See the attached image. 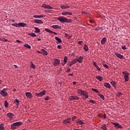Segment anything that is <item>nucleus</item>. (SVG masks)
Returning <instances> with one entry per match:
<instances>
[{"instance_id":"obj_1","label":"nucleus","mask_w":130,"mask_h":130,"mask_svg":"<svg viewBox=\"0 0 130 130\" xmlns=\"http://www.w3.org/2000/svg\"><path fill=\"white\" fill-rule=\"evenodd\" d=\"M58 21H59L61 23H71V20L63 17L61 16L57 18Z\"/></svg>"},{"instance_id":"obj_2","label":"nucleus","mask_w":130,"mask_h":130,"mask_svg":"<svg viewBox=\"0 0 130 130\" xmlns=\"http://www.w3.org/2000/svg\"><path fill=\"white\" fill-rule=\"evenodd\" d=\"M122 74L124 75L125 82H127L129 79V73L127 71H123L122 72Z\"/></svg>"},{"instance_id":"obj_3","label":"nucleus","mask_w":130,"mask_h":130,"mask_svg":"<svg viewBox=\"0 0 130 130\" xmlns=\"http://www.w3.org/2000/svg\"><path fill=\"white\" fill-rule=\"evenodd\" d=\"M8 88H4L1 91L0 94L3 97H7L8 96V92L6 91H8Z\"/></svg>"},{"instance_id":"obj_4","label":"nucleus","mask_w":130,"mask_h":130,"mask_svg":"<svg viewBox=\"0 0 130 130\" xmlns=\"http://www.w3.org/2000/svg\"><path fill=\"white\" fill-rule=\"evenodd\" d=\"M46 93V91L45 90H43L40 93H36V96H37V97H42V96H44V95H45Z\"/></svg>"},{"instance_id":"obj_5","label":"nucleus","mask_w":130,"mask_h":130,"mask_svg":"<svg viewBox=\"0 0 130 130\" xmlns=\"http://www.w3.org/2000/svg\"><path fill=\"white\" fill-rule=\"evenodd\" d=\"M77 92L78 93V94H80L81 96H84V95H86V93L87 92V91H84L81 89H78Z\"/></svg>"},{"instance_id":"obj_6","label":"nucleus","mask_w":130,"mask_h":130,"mask_svg":"<svg viewBox=\"0 0 130 130\" xmlns=\"http://www.w3.org/2000/svg\"><path fill=\"white\" fill-rule=\"evenodd\" d=\"M53 66H55V67H56V66H58L59 64V63L60 62V60L58 59H54L53 60Z\"/></svg>"},{"instance_id":"obj_7","label":"nucleus","mask_w":130,"mask_h":130,"mask_svg":"<svg viewBox=\"0 0 130 130\" xmlns=\"http://www.w3.org/2000/svg\"><path fill=\"white\" fill-rule=\"evenodd\" d=\"M79 99H80V98L77 96H71L69 97V100L70 101H74V100H79Z\"/></svg>"},{"instance_id":"obj_8","label":"nucleus","mask_w":130,"mask_h":130,"mask_svg":"<svg viewBox=\"0 0 130 130\" xmlns=\"http://www.w3.org/2000/svg\"><path fill=\"white\" fill-rule=\"evenodd\" d=\"M112 124H113L116 127V128H122V126L121 125H120L118 123H112Z\"/></svg>"},{"instance_id":"obj_9","label":"nucleus","mask_w":130,"mask_h":130,"mask_svg":"<svg viewBox=\"0 0 130 130\" xmlns=\"http://www.w3.org/2000/svg\"><path fill=\"white\" fill-rule=\"evenodd\" d=\"M7 116L8 117V118H10V119H12V118L14 117L15 114H14L13 113H8L7 114Z\"/></svg>"},{"instance_id":"obj_10","label":"nucleus","mask_w":130,"mask_h":130,"mask_svg":"<svg viewBox=\"0 0 130 130\" xmlns=\"http://www.w3.org/2000/svg\"><path fill=\"white\" fill-rule=\"evenodd\" d=\"M42 8H44V9H47L48 10H52V7L46 5V4H43L42 5Z\"/></svg>"},{"instance_id":"obj_11","label":"nucleus","mask_w":130,"mask_h":130,"mask_svg":"<svg viewBox=\"0 0 130 130\" xmlns=\"http://www.w3.org/2000/svg\"><path fill=\"white\" fill-rule=\"evenodd\" d=\"M34 22L36 23V24H43V21L40 19H35Z\"/></svg>"},{"instance_id":"obj_12","label":"nucleus","mask_w":130,"mask_h":130,"mask_svg":"<svg viewBox=\"0 0 130 130\" xmlns=\"http://www.w3.org/2000/svg\"><path fill=\"white\" fill-rule=\"evenodd\" d=\"M76 62H77V58L72 60L71 62V63H69V67H72V66H73V64H75V63H76Z\"/></svg>"},{"instance_id":"obj_13","label":"nucleus","mask_w":130,"mask_h":130,"mask_svg":"<svg viewBox=\"0 0 130 130\" xmlns=\"http://www.w3.org/2000/svg\"><path fill=\"white\" fill-rule=\"evenodd\" d=\"M77 61L79 62V63H82L83 62V56H80L78 59H76Z\"/></svg>"},{"instance_id":"obj_14","label":"nucleus","mask_w":130,"mask_h":130,"mask_svg":"<svg viewBox=\"0 0 130 130\" xmlns=\"http://www.w3.org/2000/svg\"><path fill=\"white\" fill-rule=\"evenodd\" d=\"M115 55H116L117 57H118V58H123V55H122L118 53H115Z\"/></svg>"},{"instance_id":"obj_15","label":"nucleus","mask_w":130,"mask_h":130,"mask_svg":"<svg viewBox=\"0 0 130 130\" xmlns=\"http://www.w3.org/2000/svg\"><path fill=\"white\" fill-rule=\"evenodd\" d=\"M25 95L27 98H28L29 99H31V98L32 97V94H31L30 92H26Z\"/></svg>"},{"instance_id":"obj_16","label":"nucleus","mask_w":130,"mask_h":130,"mask_svg":"<svg viewBox=\"0 0 130 130\" xmlns=\"http://www.w3.org/2000/svg\"><path fill=\"white\" fill-rule=\"evenodd\" d=\"M55 40H56V41H57V42H58V43H57V44H58V43H62V41H61V40H60V39H59L57 37H55Z\"/></svg>"},{"instance_id":"obj_17","label":"nucleus","mask_w":130,"mask_h":130,"mask_svg":"<svg viewBox=\"0 0 130 130\" xmlns=\"http://www.w3.org/2000/svg\"><path fill=\"white\" fill-rule=\"evenodd\" d=\"M104 86L106 87V88H108L109 89H110L111 88V86L110 85V84L106 82L104 83Z\"/></svg>"},{"instance_id":"obj_18","label":"nucleus","mask_w":130,"mask_h":130,"mask_svg":"<svg viewBox=\"0 0 130 130\" xmlns=\"http://www.w3.org/2000/svg\"><path fill=\"white\" fill-rule=\"evenodd\" d=\"M61 9L62 10H64V9H69L70 8V6H67L66 5H63L60 6Z\"/></svg>"},{"instance_id":"obj_19","label":"nucleus","mask_w":130,"mask_h":130,"mask_svg":"<svg viewBox=\"0 0 130 130\" xmlns=\"http://www.w3.org/2000/svg\"><path fill=\"white\" fill-rule=\"evenodd\" d=\"M95 78L96 79H97V80H99L100 82L102 81V80H103V77H102L101 76H96Z\"/></svg>"},{"instance_id":"obj_20","label":"nucleus","mask_w":130,"mask_h":130,"mask_svg":"<svg viewBox=\"0 0 130 130\" xmlns=\"http://www.w3.org/2000/svg\"><path fill=\"white\" fill-rule=\"evenodd\" d=\"M106 42V38L104 37L103 39L101 41V44H105V43Z\"/></svg>"},{"instance_id":"obj_21","label":"nucleus","mask_w":130,"mask_h":130,"mask_svg":"<svg viewBox=\"0 0 130 130\" xmlns=\"http://www.w3.org/2000/svg\"><path fill=\"white\" fill-rule=\"evenodd\" d=\"M44 15H34L33 18L40 19V18H43Z\"/></svg>"},{"instance_id":"obj_22","label":"nucleus","mask_w":130,"mask_h":130,"mask_svg":"<svg viewBox=\"0 0 130 130\" xmlns=\"http://www.w3.org/2000/svg\"><path fill=\"white\" fill-rule=\"evenodd\" d=\"M63 123H70L71 122V118H68L63 121Z\"/></svg>"},{"instance_id":"obj_23","label":"nucleus","mask_w":130,"mask_h":130,"mask_svg":"<svg viewBox=\"0 0 130 130\" xmlns=\"http://www.w3.org/2000/svg\"><path fill=\"white\" fill-rule=\"evenodd\" d=\"M42 54H43L44 55H47V54H48V53H47V51H46L45 49H42Z\"/></svg>"},{"instance_id":"obj_24","label":"nucleus","mask_w":130,"mask_h":130,"mask_svg":"<svg viewBox=\"0 0 130 130\" xmlns=\"http://www.w3.org/2000/svg\"><path fill=\"white\" fill-rule=\"evenodd\" d=\"M14 123H15V125H16V126H20V125H22L23 124V122L21 121L15 122Z\"/></svg>"},{"instance_id":"obj_25","label":"nucleus","mask_w":130,"mask_h":130,"mask_svg":"<svg viewBox=\"0 0 130 130\" xmlns=\"http://www.w3.org/2000/svg\"><path fill=\"white\" fill-rule=\"evenodd\" d=\"M12 129H16L17 128V126L15 123H13L11 125Z\"/></svg>"},{"instance_id":"obj_26","label":"nucleus","mask_w":130,"mask_h":130,"mask_svg":"<svg viewBox=\"0 0 130 130\" xmlns=\"http://www.w3.org/2000/svg\"><path fill=\"white\" fill-rule=\"evenodd\" d=\"M52 28H53V29H60V26L58 25H54L52 26Z\"/></svg>"},{"instance_id":"obj_27","label":"nucleus","mask_w":130,"mask_h":130,"mask_svg":"<svg viewBox=\"0 0 130 130\" xmlns=\"http://www.w3.org/2000/svg\"><path fill=\"white\" fill-rule=\"evenodd\" d=\"M14 103H15L16 105L19 106V104H20V100L16 99L14 100Z\"/></svg>"},{"instance_id":"obj_28","label":"nucleus","mask_w":130,"mask_h":130,"mask_svg":"<svg viewBox=\"0 0 130 130\" xmlns=\"http://www.w3.org/2000/svg\"><path fill=\"white\" fill-rule=\"evenodd\" d=\"M101 128H102L104 130H107V127H106V124H103Z\"/></svg>"},{"instance_id":"obj_29","label":"nucleus","mask_w":130,"mask_h":130,"mask_svg":"<svg viewBox=\"0 0 130 130\" xmlns=\"http://www.w3.org/2000/svg\"><path fill=\"white\" fill-rule=\"evenodd\" d=\"M18 25L20 26L21 27H25V26H26V24L23 22H19L18 23Z\"/></svg>"},{"instance_id":"obj_30","label":"nucleus","mask_w":130,"mask_h":130,"mask_svg":"<svg viewBox=\"0 0 130 130\" xmlns=\"http://www.w3.org/2000/svg\"><path fill=\"white\" fill-rule=\"evenodd\" d=\"M83 96H84V98L83 99L84 100H86V99H88L89 98V96L88 95V92H86L85 93V94H84Z\"/></svg>"},{"instance_id":"obj_31","label":"nucleus","mask_w":130,"mask_h":130,"mask_svg":"<svg viewBox=\"0 0 130 130\" xmlns=\"http://www.w3.org/2000/svg\"><path fill=\"white\" fill-rule=\"evenodd\" d=\"M77 123H79V124H81V125L84 124V122L82 120L79 119L78 121H77Z\"/></svg>"},{"instance_id":"obj_32","label":"nucleus","mask_w":130,"mask_h":130,"mask_svg":"<svg viewBox=\"0 0 130 130\" xmlns=\"http://www.w3.org/2000/svg\"><path fill=\"white\" fill-rule=\"evenodd\" d=\"M4 105L6 108H8V107H9V103H8V101H5Z\"/></svg>"},{"instance_id":"obj_33","label":"nucleus","mask_w":130,"mask_h":130,"mask_svg":"<svg viewBox=\"0 0 130 130\" xmlns=\"http://www.w3.org/2000/svg\"><path fill=\"white\" fill-rule=\"evenodd\" d=\"M111 85H112V86H113V87H114V88L116 87L115 86H116V82H115V81H112L111 82Z\"/></svg>"},{"instance_id":"obj_34","label":"nucleus","mask_w":130,"mask_h":130,"mask_svg":"<svg viewBox=\"0 0 130 130\" xmlns=\"http://www.w3.org/2000/svg\"><path fill=\"white\" fill-rule=\"evenodd\" d=\"M84 50H85V51H88V50H89V48L88 47V46L87 45H84Z\"/></svg>"},{"instance_id":"obj_35","label":"nucleus","mask_w":130,"mask_h":130,"mask_svg":"<svg viewBox=\"0 0 130 130\" xmlns=\"http://www.w3.org/2000/svg\"><path fill=\"white\" fill-rule=\"evenodd\" d=\"M35 33H40V29L38 28V27H35Z\"/></svg>"},{"instance_id":"obj_36","label":"nucleus","mask_w":130,"mask_h":130,"mask_svg":"<svg viewBox=\"0 0 130 130\" xmlns=\"http://www.w3.org/2000/svg\"><path fill=\"white\" fill-rule=\"evenodd\" d=\"M24 47L30 49L31 48V46L29 45L28 44H25L24 45Z\"/></svg>"},{"instance_id":"obj_37","label":"nucleus","mask_w":130,"mask_h":130,"mask_svg":"<svg viewBox=\"0 0 130 130\" xmlns=\"http://www.w3.org/2000/svg\"><path fill=\"white\" fill-rule=\"evenodd\" d=\"M45 30L46 31V32H48V33H53L52 31H51L50 29H48V28H45Z\"/></svg>"},{"instance_id":"obj_38","label":"nucleus","mask_w":130,"mask_h":130,"mask_svg":"<svg viewBox=\"0 0 130 130\" xmlns=\"http://www.w3.org/2000/svg\"><path fill=\"white\" fill-rule=\"evenodd\" d=\"M99 96L101 98V99H102L103 100H105V99L104 98V95H103V94H99Z\"/></svg>"},{"instance_id":"obj_39","label":"nucleus","mask_w":130,"mask_h":130,"mask_svg":"<svg viewBox=\"0 0 130 130\" xmlns=\"http://www.w3.org/2000/svg\"><path fill=\"white\" fill-rule=\"evenodd\" d=\"M30 36H31V37H36L37 36V35H36V34H35V33H30L29 34Z\"/></svg>"},{"instance_id":"obj_40","label":"nucleus","mask_w":130,"mask_h":130,"mask_svg":"<svg viewBox=\"0 0 130 130\" xmlns=\"http://www.w3.org/2000/svg\"><path fill=\"white\" fill-rule=\"evenodd\" d=\"M92 91H93L94 92H95V93H100L99 90H98L96 89L95 88H92Z\"/></svg>"},{"instance_id":"obj_41","label":"nucleus","mask_w":130,"mask_h":130,"mask_svg":"<svg viewBox=\"0 0 130 130\" xmlns=\"http://www.w3.org/2000/svg\"><path fill=\"white\" fill-rule=\"evenodd\" d=\"M103 66L105 67V68H106V69H109V66H108V65L106 64V63H103Z\"/></svg>"},{"instance_id":"obj_42","label":"nucleus","mask_w":130,"mask_h":130,"mask_svg":"<svg viewBox=\"0 0 130 130\" xmlns=\"http://www.w3.org/2000/svg\"><path fill=\"white\" fill-rule=\"evenodd\" d=\"M12 26L14 27H19V23H13L12 24Z\"/></svg>"},{"instance_id":"obj_43","label":"nucleus","mask_w":130,"mask_h":130,"mask_svg":"<svg viewBox=\"0 0 130 130\" xmlns=\"http://www.w3.org/2000/svg\"><path fill=\"white\" fill-rule=\"evenodd\" d=\"M67 60H68V57L64 56V57L63 62H65V63H67Z\"/></svg>"},{"instance_id":"obj_44","label":"nucleus","mask_w":130,"mask_h":130,"mask_svg":"<svg viewBox=\"0 0 130 130\" xmlns=\"http://www.w3.org/2000/svg\"><path fill=\"white\" fill-rule=\"evenodd\" d=\"M102 27H98L96 28L95 29V31H99V30H101Z\"/></svg>"},{"instance_id":"obj_45","label":"nucleus","mask_w":130,"mask_h":130,"mask_svg":"<svg viewBox=\"0 0 130 130\" xmlns=\"http://www.w3.org/2000/svg\"><path fill=\"white\" fill-rule=\"evenodd\" d=\"M31 68H32V69H35V68H36V66H35V64H34V63H31Z\"/></svg>"},{"instance_id":"obj_46","label":"nucleus","mask_w":130,"mask_h":130,"mask_svg":"<svg viewBox=\"0 0 130 130\" xmlns=\"http://www.w3.org/2000/svg\"><path fill=\"white\" fill-rule=\"evenodd\" d=\"M89 102L90 103H92V104H95V103H96V102L93 100H89Z\"/></svg>"},{"instance_id":"obj_47","label":"nucleus","mask_w":130,"mask_h":130,"mask_svg":"<svg viewBox=\"0 0 130 130\" xmlns=\"http://www.w3.org/2000/svg\"><path fill=\"white\" fill-rule=\"evenodd\" d=\"M122 49H123V50H125V49H127V48L125 47V46H122L121 47Z\"/></svg>"},{"instance_id":"obj_48","label":"nucleus","mask_w":130,"mask_h":130,"mask_svg":"<svg viewBox=\"0 0 130 130\" xmlns=\"http://www.w3.org/2000/svg\"><path fill=\"white\" fill-rule=\"evenodd\" d=\"M122 93L121 92H119L117 93V97H120V96H121V95H122Z\"/></svg>"},{"instance_id":"obj_49","label":"nucleus","mask_w":130,"mask_h":130,"mask_svg":"<svg viewBox=\"0 0 130 130\" xmlns=\"http://www.w3.org/2000/svg\"><path fill=\"white\" fill-rule=\"evenodd\" d=\"M45 100L46 101H48V100H49V96H47L46 98H45Z\"/></svg>"},{"instance_id":"obj_50","label":"nucleus","mask_w":130,"mask_h":130,"mask_svg":"<svg viewBox=\"0 0 130 130\" xmlns=\"http://www.w3.org/2000/svg\"><path fill=\"white\" fill-rule=\"evenodd\" d=\"M95 68L97 69L98 71H101V69H100V68H99V67L97 65L95 67Z\"/></svg>"},{"instance_id":"obj_51","label":"nucleus","mask_w":130,"mask_h":130,"mask_svg":"<svg viewBox=\"0 0 130 130\" xmlns=\"http://www.w3.org/2000/svg\"><path fill=\"white\" fill-rule=\"evenodd\" d=\"M4 129L5 127H4L2 125H0V130H4Z\"/></svg>"},{"instance_id":"obj_52","label":"nucleus","mask_w":130,"mask_h":130,"mask_svg":"<svg viewBox=\"0 0 130 130\" xmlns=\"http://www.w3.org/2000/svg\"><path fill=\"white\" fill-rule=\"evenodd\" d=\"M62 15L63 16H67V15H68V13H67V12H63V13H62Z\"/></svg>"},{"instance_id":"obj_53","label":"nucleus","mask_w":130,"mask_h":130,"mask_svg":"<svg viewBox=\"0 0 130 130\" xmlns=\"http://www.w3.org/2000/svg\"><path fill=\"white\" fill-rule=\"evenodd\" d=\"M82 43H83V41H82L78 42V44H79V45H82Z\"/></svg>"},{"instance_id":"obj_54","label":"nucleus","mask_w":130,"mask_h":130,"mask_svg":"<svg viewBox=\"0 0 130 130\" xmlns=\"http://www.w3.org/2000/svg\"><path fill=\"white\" fill-rule=\"evenodd\" d=\"M93 66L95 67L96 66H97V64L96 63V62L94 61L92 62Z\"/></svg>"},{"instance_id":"obj_55","label":"nucleus","mask_w":130,"mask_h":130,"mask_svg":"<svg viewBox=\"0 0 130 130\" xmlns=\"http://www.w3.org/2000/svg\"><path fill=\"white\" fill-rule=\"evenodd\" d=\"M67 15H69V16H72L73 15V13L71 12H67Z\"/></svg>"},{"instance_id":"obj_56","label":"nucleus","mask_w":130,"mask_h":130,"mask_svg":"<svg viewBox=\"0 0 130 130\" xmlns=\"http://www.w3.org/2000/svg\"><path fill=\"white\" fill-rule=\"evenodd\" d=\"M16 42H17V43H21L22 42L19 40H16Z\"/></svg>"},{"instance_id":"obj_57","label":"nucleus","mask_w":130,"mask_h":130,"mask_svg":"<svg viewBox=\"0 0 130 130\" xmlns=\"http://www.w3.org/2000/svg\"><path fill=\"white\" fill-rule=\"evenodd\" d=\"M57 47V48H58V49H61V46H60L59 45H58Z\"/></svg>"},{"instance_id":"obj_58","label":"nucleus","mask_w":130,"mask_h":130,"mask_svg":"<svg viewBox=\"0 0 130 130\" xmlns=\"http://www.w3.org/2000/svg\"><path fill=\"white\" fill-rule=\"evenodd\" d=\"M38 53L42 54V49L41 51H37Z\"/></svg>"},{"instance_id":"obj_59","label":"nucleus","mask_w":130,"mask_h":130,"mask_svg":"<svg viewBox=\"0 0 130 130\" xmlns=\"http://www.w3.org/2000/svg\"><path fill=\"white\" fill-rule=\"evenodd\" d=\"M90 23H94V20L90 19L89 20Z\"/></svg>"},{"instance_id":"obj_60","label":"nucleus","mask_w":130,"mask_h":130,"mask_svg":"<svg viewBox=\"0 0 130 130\" xmlns=\"http://www.w3.org/2000/svg\"><path fill=\"white\" fill-rule=\"evenodd\" d=\"M67 72H71V68H68L67 70Z\"/></svg>"},{"instance_id":"obj_61","label":"nucleus","mask_w":130,"mask_h":130,"mask_svg":"<svg viewBox=\"0 0 130 130\" xmlns=\"http://www.w3.org/2000/svg\"><path fill=\"white\" fill-rule=\"evenodd\" d=\"M2 41H4V42H7V41H8V40H7L6 39H3L2 40Z\"/></svg>"},{"instance_id":"obj_62","label":"nucleus","mask_w":130,"mask_h":130,"mask_svg":"<svg viewBox=\"0 0 130 130\" xmlns=\"http://www.w3.org/2000/svg\"><path fill=\"white\" fill-rule=\"evenodd\" d=\"M64 36H65V37H69V34H64Z\"/></svg>"},{"instance_id":"obj_63","label":"nucleus","mask_w":130,"mask_h":130,"mask_svg":"<svg viewBox=\"0 0 130 130\" xmlns=\"http://www.w3.org/2000/svg\"><path fill=\"white\" fill-rule=\"evenodd\" d=\"M77 118V117L76 116H73L72 118V120H74V119H76Z\"/></svg>"},{"instance_id":"obj_64","label":"nucleus","mask_w":130,"mask_h":130,"mask_svg":"<svg viewBox=\"0 0 130 130\" xmlns=\"http://www.w3.org/2000/svg\"><path fill=\"white\" fill-rule=\"evenodd\" d=\"M73 85H76L77 84V82L76 81H74L73 82Z\"/></svg>"}]
</instances>
